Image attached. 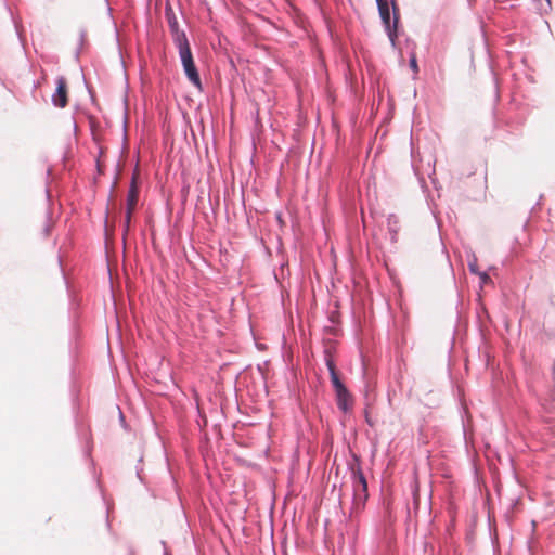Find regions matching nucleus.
Instances as JSON below:
<instances>
[{
	"instance_id": "a211bd4d",
	"label": "nucleus",
	"mask_w": 555,
	"mask_h": 555,
	"mask_svg": "<svg viewBox=\"0 0 555 555\" xmlns=\"http://www.w3.org/2000/svg\"><path fill=\"white\" fill-rule=\"evenodd\" d=\"M119 421H120L121 426L126 428L125 416L120 410H119Z\"/></svg>"
},
{
	"instance_id": "f3484780",
	"label": "nucleus",
	"mask_w": 555,
	"mask_h": 555,
	"mask_svg": "<svg viewBox=\"0 0 555 555\" xmlns=\"http://www.w3.org/2000/svg\"><path fill=\"white\" fill-rule=\"evenodd\" d=\"M163 547H164V554L163 555H171L169 548L167 547V544L165 541H160Z\"/></svg>"
},
{
	"instance_id": "423d86ee",
	"label": "nucleus",
	"mask_w": 555,
	"mask_h": 555,
	"mask_svg": "<svg viewBox=\"0 0 555 555\" xmlns=\"http://www.w3.org/2000/svg\"><path fill=\"white\" fill-rule=\"evenodd\" d=\"M138 196H139V188H138V185L135 183V179L133 177L130 188H129V191H128V195H127V210H126V215H125V232L128 231L129 225H130V219H131L130 208L133 205H135V203L138 201Z\"/></svg>"
},
{
	"instance_id": "dca6fc26",
	"label": "nucleus",
	"mask_w": 555,
	"mask_h": 555,
	"mask_svg": "<svg viewBox=\"0 0 555 555\" xmlns=\"http://www.w3.org/2000/svg\"><path fill=\"white\" fill-rule=\"evenodd\" d=\"M480 279L482 283H488L490 281V278L487 273H480Z\"/></svg>"
},
{
	"instance_id": "7ed1b4c3",
	"label": "nucleus",
	"mask_w": 555,
	"mask_h": 555,
	"mask_svg": "<svg viewBox=\"0 0 555 555\" xmlns=\"http://www.w3.org/2000/svg\"><path fill=\"white\" fill-rule=\"evenodd\" d=\"M352 478H353V491H354V500L362 501L367 498V482L361 470V467L353 466L351 468Z\"/></svg>"
},
{
	"instance_id": "5701e85b",
	"label": "nucleus",
	"mask_w": 555,
	"mask_h": 555,
	"mask_svg": "<svg viewBox=\"0 0 555 555\" xmlns=\"http://www.w3.org/2000/svg\"><path fill=\"white\" fill-rule=\"evenodd\" d=\"M57 261H59V264H60V267H61V270L63 271V269H62V258H61L60 256H59V258H57Z\"/></svg>"
},
{
	"instance_id": "b1692460",
	"label": "nucleus",
	"mask_w": 555,
	"mask_h": 555,
	"mask_svg": "<svg viewBox=\"0 0 555 555\" xmlns=\"http://www.w3.org/2000/svg\"><path fill=\"white\" fill-rule=\"evenodd\" d=\"M167 208L171 211V208H170V198L167 199Z\"/></svg>"
},
{
	"instance_id": "0eeeda50",
	"label": "nucleus",
	"mask_w": 555,
	"mask_h": 555,
	"mask_svg": "<svg viewBox=\"0 0 555 555\" xmlns=\"http://www.w3.org/2000/svg\"><path fill=\"white\" fill-rule=\"evenodd\" d=\"M2 1H3L4 9L8 11V13H9V14H10V16H11V20H12V23H13V25H14V28H15L16 36H17V38H18V41H20L21 46L23 47V49H25V42H26V40H25V37H24V36H23V34H22V24H21V21H20V20H17V18L14 16V14H13V12H12V10H11V8H10L9 3H8V1H7V0H2Z\"/></svg>"
},
{
	"instance_id": "2eb2a0df",
	"label": "nucleus",
	"mask_w": 555,
	"mask_h": 555,
	"mask_svg": "<svg viewBox=\"0 0 555 555\" xmlns=\"http://www.w3.org/2000/svg\"><path fill=\"white\" fill-rule=\"evenodd\" d=\"M410 66L411 68L416 73L418 70V67H417V62H416V59L415 56H413L410 61Z\"/></svg>"
},
{
	"instance_id": "f257e3e1",
	"label": "nucleus",
	"mask_w": 555,
	"mask_h": 555,
	"mask_svg": "<svg viewBox=\"0 0 555 555\" xmlns=\"http://www.w3.org/2000/svg\"><path fill=\"white\" fill-rule=\"evenodd\" d=\"M178 40V52L182 69L189 80V82L197 90L203 89L202 79L199 72L195 65L193 53L191 51L190 43L185 35L179 36Z\"/></svg>"
},
{
	"instance_id": "20e7f679",
	"label": "nucleus",
	"mask_w": 555,
	"mask_h": 555,
	"mask_svg": "<svg viewBox=\"0 0 555 555\" xmlns=\"http://www.w3.org/2000/svg\"><path fill=\"white\" fill-rule=\"evenodd\" d=\"M333 387L336 393L337 406L344 412L351 410L353 406V398L341 380H334Z\"/></svg>"
},
{
	"instance_id": "cd10ccee",
	"label": "nucleus",
	"mask_w": 555,
	"mask_h": 555,
	"mask_svg": "<svg viewBox=\"0 0 555 555\" xmlns=\"http://www.w3.org/2000/svg\"><path fill=\"white\" fill-rule=\"evenodd\" d=\"M470 270H472L473 272H476V268H474L473 266H470Z\"/></svg>"
},
{
	"instance_id": "9d476101",
	"label": "nucleus",
	"mask_w": 555,
	"mask_h": 555,
	"mask_svg": "<svg viewBox=\"0 0 555 555\" xmlns=\"http://www.w3.org/2000/svg\"><path fill=\"white\" fill-rule=\"evenodd\" d=\"M165 16L169 31L173 35V9L171 7L170 0H166Z\"/></svg>"
},
{
	"instance_id": "f8f14e48",
	"label": "nucleus",
	"mask_w": 555,
	"mask_h": 555,
	"mask_svg": "<svg viewBox=\"0 0 555 555\" xmlns=\"http://www.w3.org/2000/svg\"><path fill=\"white\" fill-rule=\"evenodd\" d=\"M85 41H86V30L85 29H81L80 33H79V42H78V47L75 51V56L78 59L79 55H80V52H81V49L85 44Z\"/></svg>"
},
{
	"instance_id": "39448f33",
	"label": "nucleus",
	"mask_w": 555,
	"mask_h": 555,
	"mask_svg": "<svg viewBox=\"0 0 555 555\" xmlns=\"http://www.w3.org/2000/svg\"><path fill=\"white\" fill-rule=\"evenodd\" d=\"M51 101L52 104L59 108H64L68 103L67 83L63 76H59L56 78V87L54 93L52 94Z\"/></svg>"
},
{
	"instance_id": "aec40b11",
	"label": "nucleus",
	"mask_w": 555,
	"mask_h": 555,
	"mask_svg": "<svg viewBox=\"0 0 555 555\" xmlns=\"http://www.w3.org/2000/svg\"><path fill=\"white\" fill-rule=\"evenodd\" d=\"M168 235H169V237H170V241L172 242V238H173V232H172V230H169Z\"/></svg>"
},
{
	"instance_id": "1a4fd4ad",
	"label": "nucleus",
	"mask_w": 555,
	"mask_h": 555,
	"mask_svg": "<svg viewBox=\"0 0 555 555\" xmlns=\"http://www.w3.org/2000/svg\"><path fill=\"white\" fill-rule=\"evenodd\" d=\"M163 130H164L165 144L168 147L169 152H171V151H173V137L170 133V124L167 122V118H165V121L163 125Z\"/></svg>"
},
{
	"instance_id": "4468645a",
	"label": "nucleus",
	"mask_w": 555,
	"mask_h": 555,
	"mask_svg": "<svg viewBox=\"0 0 555 555\" xmlns=\"http://www.w3.org/2000/svg\"><path fill=\"white\" fill-rule=\"evenodd\" d=\"M166 464H167L168 473L170 474V477L173 479V470H172L171 463H170V460L167 454H166Z\"/></svg>"
},
{
	"instance_id": "393cba45",
	"label": "nucleus",
	"mask_w": 555,
	"mask_h": 555,
	"mask_svg": "<svg viewBox=\"0 0 555 555\" xmlns=\"http://www.w3.org/2000/svg\"><path fill=\"white\" fill-rule=\"evenodd\" d=\"M182 35H184V34L182 33L181 35H178V33H175V36H176V42H177V43H178L177 38H178L179 36H182Z\"/></svg>"
},
{
	"instance_id": "412c9836",
	"label": "nucleus",
	"mask_w": 555,
	"mask_h": 555,
	"mask_svg": "<svg viewBox=\"0 0 555 555\" xmlns=\"http://www.w3.org/2000/svg\"><path fill=\"white\" fill-rule=\"evenodd\" d=\"M107 12H108L109 16L113 18L112 8L109 5L107 7Z\"/></svg>"
},
{
	"instance_id": "f03ea898",
	"label": "nucleus",
	"mask_w": 555,
	"mask_h": 555,
	"mask_svg": "<svg viewBox=\"0 0 555 555\" xmlns=\"http://www.w3.org/2000/svg\"><path fill=\"white\" fill-rule=\"evenodd\" d=\"M376 2L378 5V12H379L382 22L385 26L388 37L391 40V42H395V39L397 37L398 15H397V13H395L393 23H391L388 0H376ZM391 3H392L393 12H396L397 11L396 1L392 0Z\"/></svg>"
},
{
	"instance_id": "c85d7f7f",
	"label": "nucleus",
	"mask_w": 555,
	"mask_h": 555,
	"mask_svg": "<svg viewBox=\"0 0 555 555\" xmlns=\"http://www.w3.org/2000/svg\"><path fill=\"white\" fill-rule=\"evenodd\" d=\"M109 508H106V517L108 518Z\"/></svg>"
},
{
	"instance_id": "bb28decb",
	"label": "nucleus",
	"mask_w": 555,
	"mask_h": 555,
	"mask_svg": "<svg viewBox=\"0 0 555 555\" xmlns=\"http://www.w3.org/2000/svg\"><path fill=\"white\" fill-rule=\"evenodd\" d=\"M85 453L87 456H90V450H87Z\"/></svg>"
},
{
	"instance_id": "6e6552de",
	"label": "nucleus",
	"mask_w": 555,
	"mask_h": 555,
	"mask_svg": "<svg viewBox=\"0 0 555 555\" xmlns=\"http://www.w3.org/2000/svg\"><path fill=\"white\" fill-rule=\"evenodd\" d=\"M143 461V455H141L138 460V464L135 465V475L139 479V481L141 483H143L145 487H146V490L150 492V494L153 496V498H157L158 494L156 493V491L152 488H150L147 485H146V480H145V477L143 475V467L141 466V463Z\"/></svg>"
},
{
	"instance_id": "c756f323",
	"label": "nucleus",
	"mask_w": 555,
	"mask_h": 555,
	"mask_svg": "<svg viewBox=\"0 0 555 555\" xmlns=\"http://www.w3.org/2000/svg\"><path fill=\"white\" fill-rule=\"evenodd\" d=\"M547 2L550 3V0H547Z\"/></svg>"
},
{
	"instance_id": "ddd939ff",
	"label": "nucleus",
	"mask_w": 555,
	"mask_h": 555,
	"mask_svg": "<svg viewBox=\"0 0 555 555\" xmlns=\"http://www.w3.org/2000/svg\"><path fill=\"white\" fill-rule=\"evenodd\" d=\"M50 216H51L50 212H47V222H46L44 228H43V235L46 237L50 234L51 228H52V225L50 223Z\"/></svg>"
},
{
	"instance_id": "a878e982",
	"label": "nucleus",
	"mask_w": 555,
	"mask_h": 555,
	"mask_svg": "<svg viewBox=\"0 0 555 555\" xmlns=\"http://www.w3.org/2000/svg\"><path fill=\"white\" fill-rule=\"evenodd\" d=\"M414 501H417V492L414 493Z\"/></svg>"
},
{
	"instance_id": "4be33fe9",
	"label": "nucleus",
	"mask_w": 555,
	"mask_h": 555,
	"mask_svg": "<svg viewBox=\"0 0 555 555\" xmlns=\"http://www.w3.org/2000/svg\"><path fill=\"white\" fill-rule=\"evenodd\" d=\"M114 26H115V31H116V38L118 39L119 34H118V29H117V26H116V23H115V22H114Z\"/></svg>"
},
{
	"instance_id": "9b49d317",
	"label": "nucleus",
	"mask_w": 555,
	"mask_h": 555,
	"mask_svg": "<svg viewBox=\"0 0 555 555\" xmlns=\"http://www.w3.org/2000/svg\"><path fill=\"white\" fill-rule=\"evenodd\" d=\"M326 365H327L328 371H330L332 384H334V380H340L339 377H338V374L336 372L335 363H334L332 358H327L326 359Z\"/></svg>"
},
{
	"instance_id": "6ab92c4d",
	"label": "nucleus",
	"mask_w": 555,
	"mask_h": 555,
	"mask_svg": "<svg viewBox=\"0 0 555 555\" xmlns=\"http://www.w3.org/2000/svg\"><path fill=\"white\" fill-rule=\"evenodd\" d=\"M169 378L171 382H173V369H171L169 372Z\"/></svg>"
}]
</instances>
